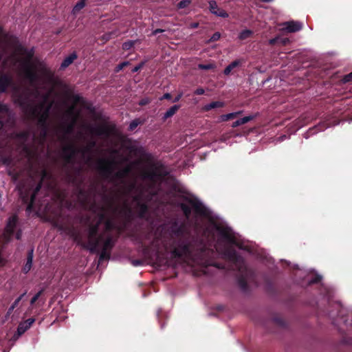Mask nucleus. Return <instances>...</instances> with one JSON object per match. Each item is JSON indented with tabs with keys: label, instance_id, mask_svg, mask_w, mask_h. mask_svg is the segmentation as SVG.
Masks as SVG:
<instances>
[{
	"label": "nucleus",
	"instance_id": "nucleus-32",
	"mask_svg": "<svg viewBox=\"0 0 352 352\" xmlns=\"http://www.w3.org/2000/svg\"><path fill=\"white\" fill-rule=\"evenodd\" d=\"M223 232V235L228 238L229 240L230 241H232L233 239H232V234H231V232L230 230H229L228 229H225L224 230L222 231Z\"/></svg>",
	"mask_w": 352,
	"mask_h": 352
},
{
	"label": "nucleus",
	"instance_id": "nucleus-1",
	"mask_svg": "<svg viewBox=\"0 0 352 352\" xmlns=\"http://www.w3.org/2000/svg\"><path fill=\"white\" fill-rule=\"evenodd\" d=\"M34 53L33 49L21 47L5 60L3 64L6 68L8 65L15 66L19 63V75L26 79L35 89L32 93L19 96L17 100L28 117L38 120V124L45 134L46 122L54 103V101H50V97L58 79L43 61L33 57Z\"/></svg>",
	"mask_w": 352,
	"mask_h": 352
},
{
	"label": "nucleus",
	"instance_id": "nucleus-43",
	"mask_svg": "<svg viewBox=\"0 0 352 352\" xmlns=\"http://www.w3.org/2000/svg\"><path fill=\"white\" fill-rule=\"evenodd\" d=\"M276 41H277V38H273V39H271V40L270 41V44H272V45H273V44H274V43L276 42Z\"/></svg>",
	"mask_w": 352,
	"mask_h": 352
},
{
	"label": "nucleus",
	"instance_id": "nucleus-45",
	"mask_svg": "<svg viewBox=\"0 0 352 352\" xmlns=\"http://www.w3.org/2000/svg\"><path fill=\"white\" fill-rule=\"evenodd\" d=\"M3 163L8 165L10 164V161L9 160H4Z\"/></svg>",
	"mask_w": 352,
	"mask_h": 352
},
{
	"label": "nucleus",
	"instance_id": "nucleus-51",
	"mask_svg": "<svg viewBox=\"0 0 352 352\" xmlns=\"http://www.w3.org/2000/svg\"><path fill=\"white\" fill-rule=\"evenodd\" d=\"M16 238L19 239V234H16Z\"/></svg>",
	"mask_w": 352,
	"mask_h": 352
},
{
	"label": "nucleus",
	"instance_id": "nucleus-34",
	"mask_svg": "<svg viewBox=\"0 0 352 352\" xmlns=\"http://www.w3.org/2000/svg\"><path fill=\"white\" fill-rule=\"evenodd\" d=\"M150 100L148 98H144L139 102V104L143 106L148 104Z\"/></svg>",
	"mask_w": 352,
	"mask_h": 352
},
{
	"label": "nucleus",
	"instance_id": "nucleus-5",
	"mask_svg": "<svg viewBox=\"0 0 352 352\" xmlns=\"http://www.w3.org/2000/svg\"><path fill=\"white\" fill-rule=\"evenodd\" d=\"M109 214V210H100L97 217H94L89 221L88 238L89 243L94 247L98 244L102 231L109 230L112 226Z\"/></svg>",
	"mask_w": 352,
	"mask_h": 352
},
{
	"label": "nucleus",
	"instance_id": "nucleus-14",
	"mask_svg": "<svg viewBox=\"0 0 352 352\" xmlns=\"http://www.w3.org/2000/svg\"><path fill=\"white\" fill-rule=\"evenodd\" d=\"M243 63V60L238 59L232 62L230 65H228L224 69L223 74L226 76L229 75L232 70L235 68L238 67Z\"/></svg>",
	"mask_w": 352,
	"mask_h": 352
},
{
	"label": "nucleus",
	"instance_id": "nucleus-23",
	"mask_svg": "<svg viewBox=\"0 0 352 352\" xmlns=\"http://www.w3.org/2000/svg\"><path fill=\"white\" fill-rule=\"evenodd\" d=\"M252 32L251 30H245L242 31L240 33L239 38L241 40H245V39L249 38L252 35Z\"/></svg>",
	"mask_w": 352,
	"mask_h": 352
},
{
	"label": "nucleus",
	"instance_id": "nucleus-46",
	"mask_svg": "<svg viewBox=\"0 0 352 352\" xmlns=\"http://www.w3.org/2000/svg\"><path fill=\"white\" fill-rule=\"evenodd\" d=\"M261 1L263 2H267V3H269V2H271L273 0H261Z\"/></svg>",
	"mask_w": 352,
	"mask_h": 352
},
{
	"label": "nucleus",
	"instance_id": "nucleus-44",
	"mask_svg": "<svg viewBox=\"0 0 352 352\" xmlns=\"http://www.w3.org/2000/svg\"><path fill=\"white\" fill-rule=\"evenodd\" d=\"M197 264L199 265H206V263L203 261H197Z\"/></svg>",
	"mask_w": 352,
	"mask_h": 352
},
{
	"label": "nucleus",
	"instance_id": "nucleus-24",
	"mask_svg": "<svg viewBox=\"0 0 352 352\" xmlns=\"http://www.w3.org/2000/svg\"><path fill=\"white\" fill-rule=\"evenodd\" d=\"M188 252V248L185 246L183 248L182 250L180 249H175L174 250V255L175 256H182L183 255L186 254Z\"/></svg>",
	"mask_w": 352,
	"mask_h": 352
},
{
	"label": "nucleus",
	"instance_id": "nucleus-29",
	"mask_svg": "<svg viewBox=\"0 0 352 352\" xmlns=\"http://www.w3.org/2000/svg\"><path fill=\"white\" fill-rule=\"evenodd\" d=\"M1 114L8 115V109L6 105L0 104V116Z\"/></svg>",
	"mask_w": 352,
	"mask_h": 352
},
{
	"label": "nucleus",
	"instance_id": "nucleus-11",
	"mask_svg": "<svg viewBox=\"0 0 352 352\" xmlns=\"http://www.w3.org/2000/svg\"><path fill=\"white\" fill-rule=\"evenodd\" d=\"M16 222V217L12 216L9 219L3 236V239L4 241H8L9 240L10 235L13 233Z\"/></svg>",
	"mask_w": 352,
	"mask_h": 352
},
{
	"label": "nucleus",
	"instance_id": "nucleus-28",
	"mask_svg": "<svg viewBox=\"0 0 352 352\" xmlns=\"http://www.w3.org/2000/svg\"><path fill=\"white\" fill-rule=\"evenodd\" d=\"M129 62L128 61H125V62H123L119 65H118L116 68H115V72H119L120 71H121L124 67H126V65H129Z\"/></svg>",
	"mask_w": 352,
	"mask_h": 352
},
{
	"label": "nucleus",
	"instance_id": "nucleus-18",
	"mask_svg": "<svg viewBox=\"0 0 352 352\" xmlns=\"http://www.w3.org/2000/svg\"><path fill=\"white\" fill-rule=\"evenodd\" d=\"M241 113V111H237V112L228 113V114H226V115H222L220 117V120L222 122H226V121H228L229 120H232V119H234V118H236Z\"/></svg>",
	"mask_w": 352,
	"mask_h": 352
},
{
	"label": "nucleus",
	"instance_id": "nucleus-47",
	"mask_svg": "<svg viewBox=\"0 0 352 352\" xmlns=\"http://www.w3.org/2000/svg\"><path fill=\"white\" fill-rule=\"evenodd\" d=\"M287 41H288V39H284V40L283 41V43L284 44H285Z\"/></svg>",
	"mask_w": 352,
	"mask_h": 352
},
{
	"label": "nucleus",
	"instance_id": "nucleus-4",
	"mask_svg": "<svg viewBox=\"0 0 352 352\" xmlns=\"http://www.w3.org/2000/svg\"><path fill=\"white\" fill-rule=\"evenodd\" d=\"M82 98L75 95L72 97V104L65 110L64 117L65 121L63 122L58 128L57 136L64 146L69 142H73L68 140L69 135H71L74 129L78 120L79 119L80 111L76 109L78 103H82Z\"/></svg>",
	"mask_w": 352,
	"mask_h": 352
},
{
	"label": "nucleus",
	"instance_id": "nucleus-50",
	"mask_svg": "<svg viewBox=\"0 0 352 352\" xmlns=\"http://www.w3.org/2000/svg\"><path fill=\"white\" fill-rule=\"evenodd\" d=\"M41 176H46V173H43V175Z\"/></svg>",
	"mask_w": 352,
	"mask_h": 352
},
{
	"label": "nucleus",
	"instance_id": "nucleus-17",
	"mask_svg": "<svg viewBox=\"0 0 352 352\" xmlns=\"http://www.w3.org/2000/svg\"><path fill=\"white\" fill-rule=\"evenodd\" d=\"M253 118H254V116H245V117H244L243 118H241L239 120H237L236 121H235V122H234L232 123V127L235 128V127H236L238 126L250 122V120H252Z\"/></svg>",
	"mask_w": 352,
	"mask_h": 352
},
{
	"label": "nucleus",
	"instance_id": "nucleus-7",
	"mask_svg": "<svg viewBox=\"0 0 352 352\" xmlns=\"http://www.w3.org/2000/svg\"><path fill=\"white\" fill-rule=\"evenodd\" d=\"M29 135V133L26 131L17 134L16 135V141L18 144L17 149L19 150L22 155L27 158V160L30 162L35 157L36 154L25 144Z\"/></svg>",
	"mask_w": 352,
	"mask_h": 352
},
{
	"label": "nucleus",
	"instance_id": "nucleus-6",
	"mask_svg": "<svg viewBox=\"0 0 352 352\" xmlns=\"http://www.w3.org/2000/svg\"><path fill=\"white\" fill-rule=\"evenodd\" d=\"M39 188L40 185L36 184H27L21 188V199L27 204L28 210L33 208L34 197Z\"/></svg>",
	"mask_w": 352,
	"mask_h": 352
},
{
	"label": "nucleus",
	"instance_id": "nucleus-33",
	"mask_svg": "<svg viewBox=\"0 0 352 352\" xmlns=\"http://www.w3.org/2000/svg\"><path fill=\"white\" fill-rule=\"evenodd\" d=\"M220 33L219 32H215L212 36L211 38H210V40L208 41V42H212V41H216L217 40H219L220 38Z\"/></svg>",
	"mask_w": 352,
	"mask_h": 352
},
{
	"label": "nucleus",
	"instance_id": "nucleus-41",
	"mask_svg": "<svg viewBox=\"0 0 352 352\" xmlns=\"http://www.w3.org/2000/svg\"><path fill=\"white\" fill-rule=\"evenodd\" d=\"M182 97V93H180L177 95V96L174 99L173 102H176L180 100V98Z\"/></svg>",
	"mask_w": 352,
	"mask_h": 352
},
{
	"label": "nucleus",
	"instance_id": "nucleus-15",
	"mask_svg": "<svg viewBox=\"0 0 352 352\" xmlns=\"http://www.w3.org/2000/svg\"><path fill=\"white\" fill-rule=\"evenodd\" d=\"M77 58V54L76 52H73L69 56L66 57L60 65L61 69H65L69 67L76 59Z\"/></svg>",
	"mask_w": 352,
	"mask_h": 352
},
{
	"label": "nucleus",
	"instance_id": "nucleus-13",
	"mask_svg": "<svg viewBox=\"0 0 352 352\" xmlns=\"http://www.w3.org/2000/svg\"><path fill=\"white\" fill-rule=\"evenodd\" d=\"M283 29L286 30L289 32H295L299 31L302 28L300 23L297 21H289L283 24Z\"/></svg>",
	"mask_w": 352,
	"mask_h": 352
},
{
	"label": "nucleus",
	"instance_id": "nucleus-22",
	"mask_svg": "<svg viewBox=\"0 0 352 352\" xmlns=\"http://www.w3.org/2000/svg\"><path fill=\"white\" fill-rule=\"evenodd\" d=\"M198 68L204 70L213 69L216 67V65L214 63H208V64H199Z\"/></svg>",
	"mask_w": 352,
	"mask_h": 352
},
{
	"label": "nucleus",
	"instance_id": "nucleus-8",
	"mask_svg": "<svg viewBox=\"0 0 352 352\" xmlns=\"http://www.w3.org/2000/svg\"><path fill=\"white\" fill-rule=\"evenodd\" d=\"M86 128L91 135H104L106 138L113 135L115 132V125L109 123H102L96 126L87 125Z\"/></svg>",
	"mask_w": 352,
	"mask_h": 352
},
{
	"label": "nucleus",
	"instance_id": "nucleus-37",
	"mask_svg": "<svg viewBox=\"0 0 352 352\" xmlns=\"http://www.w3.org/2000/svg\"><path fill=\"white\" fill-rule=\"evenodd\" d=\"M322 276L316 274L315 278L312 280V283H318L321 280Z\"/></svg>",
	"mask_w": 352,
	"mask_h": 352
},
{
	"label": "nucleus",
	"instance_id": "nucleus-38",
	"mask_svg": "<svg viewBox=\"0 0 352 352\" xmlns=\"http://www.w3.org/2000/svg\"><path fill=\"white\" fill-rule=\"evenodd\" d=\"M41 292H38L34 297L32 298V299L31 300V303L32 304L34 303L36 301V300L38 299V298L41 295Z\"/></svg>",
	"mask_w": 352,
	"mask_h": 352
},
{
	"label": "nucleus",
	"instance_id": "nucleus-21",
	"mask_svg": "<svg viewBox=\"0 0 352 352\" xmlns=\"http://www.w3.org/2000/svg\"><path fill=\"white\" fill-rule=\"evenodd\" d=\"M87 0H81L78 1L74 7L72 12L75 14L78 13L81 9L85 6V2Z\"/></svg>",
	"mask_w": 352,
	"mask_h": 352
},
{
	"label": "nucleus",
	"instance_id": "nucleus-16",
	"mask_svg": "<svg viewBox=\"0 0 352 352\" xmlns=\"http://www.w3.org/2000/svg\"><path fill=\"white\" fill-rule=\"evenodd\" d=\"M224 104H225L224 102H221V101L212 102L210 104L205 105L203 109L206 111H208L214 108L223 107L224 106Z\"/></svg>",
	"mask_w": 352,
	"mask_h": 352
},
{
	"label": "nucleus",
	"instance_id": "nucleus-12",
	"mask_svg": "<svg viewBox=\"0 0 352 352\" xmlns=\"http://www.w3.org/2000/svg\"><path fill=\"white\" fill-rule=\"evenodd\" d=\"M209 10L212 14L218 16H221L222 18L228 17V14L224 10L219 8L217 2L214 1H209Z\"/></svg>",
	"mask_w": 352,
	"mask_h": 352
},
{
	"label": "nucleus",
	"instance_id": "nucleus-9",
	"mask_svg": "<svg viewBox=\"0 0 352 352\" xmlns=\"http://www.w3.org/2000/svg\"><path fill=\"white\" fill-rule=\"evenodd\" d=\"M183 201L181 202L182 208L186 216L190 212V206L195 209L198 212L204 213L201 204L189 195H182Z\"/></svg>",
	"mask_w": 352,
	"mask_h": 352
},
{
	"label": "nucleus",
	"instance_id": "nucleus-36",
	"mask_svg": "<svg viewBox=\"0 0 352 352\" xmlns=\"http://www.w3.org/2000/svg\"><path fill=\"white\" fill-rule=\"evenodd\" d=\"M204 93H205V91H204V89L203 88H198L195 91V94H197V95H202Z\"/></svg>",
	"mask_w": 352,
	"mask_h": 352
},
{
	"label": "nucleus",
	"instance_id": "nucleus-48",
	"mask_svg": "<svg viewBox=\"0 0 352 352\" xmlns=\"http://www.w3.org/2000/svg\"><path fill=\"white\" fill-rule=\"evenodd\" d=\"M352 76V73H350L347 75V77H351Z\"/></svg>",
	"mask_w": 352,
	"mask_h": 352
},
{
	"label": "nucleus",
	"instance_id": "nucleus-30",
	"mask_svg": "<svg viewBox=\"0 0 352 352\" xmlns=\"http://www.w3.org/2000/svg\"><path fill=\"white\" fill-rule=\"evenodd\" d=\"M140 124V122L138 120H133L129 124L130 130H134Z\"/></svg>",
	"mask_w": 352,
	"mask_h": 352
},
{
	"label": "nucleus",
	"instance_id": "nucleus-49",
	"mask_svg": "<svg viewBox=\"0 0 352 352\" xmlns=\"http://www.w3.org/2000/svg\"><path fill=\"white\" fill-rule=\"evenodd\" d=\"M2 126H3V124L1 122H0V128L2 127Z\"/></svg>",
	"mask_w": 352,
	"mask_h": 352
},
{
	"label": "nucleus",
	"instance_id": "nucleus-42",
	"mask_svg": "<svg viewBox=\"0 0 352 352\" xmlns=\"http://www.w3.org/2000/svg\"><path fill=\"white\" fill-rule=\"evenodd\" d=\"M164 32V30H162V29H156V30H155L153 31V34L155 35V34H157L158 33H161V32Z\"/></svg>",
	"mask_w": 352,
	"mask_h": 352
},
{
	"label": "nucleus",
	"instance_id": "nucleus-10",
	"mask_svg": "<svg viewBox=\"0 0 352 352\" xmlns=\"http://www.w3.org/2000/svg\"><path fill=\"white\" fill-rule=\"evenodd\" d=\"M10 87L16 96L17 91L12 81V76L11 74H2L0 76V91H5L8 87Z\"/></svg>",
	"mask_w": 352,
	"mask_h": 352
},
{
	"label": "nucleus",
	"instance_id": "nucleus-35",
	"mask_svg": "<svg viewBox=\"0 0 352 352\" xmlns=\"http://www.w3.org/2000/svg\"><path fill=\"white\" fill-rule=\"evenodd\" d=\"M144 65V63H141L140 65H138V66L135 67L133 69H132V72H137L138 71H139Z\"/></svg>",
	"mask_w": 352,
	"mask_h": 352
},
{
	"label": "nucleus",
	"instance_id": "nucleus-27",
	"mask_svg": "<svg viewBox=\"0 0 352 352\" xmlns=\"http://www.w3.org/2000/svg\"><path fill=\"white\" fill-rule=\"evenodd\" d=\"M134 45V41H129L127 42H125L122 45V48L124 50H129Z\"/></svg>",
	"mask_w": 352,
	"mask_h": 352
},
{
	"label": "nucleus",
	"instance_id": "nucleus-39",
	"mask_svg": "<svg viewBox=\"0 0 352 352\" xmlns=\"http://www.w3.org/2000/svg\"><path fill=\"white\" fill-rule=\"evenodd\" d=\"M171 98V95L168 93H166L165 94H164V96H162V98H161V100H163V99H170Z\"/></svg>",
	"mask_w": 352,
	"mask_h": 352
},
{
	"label": "nucleus",
	"instance_id": "nucleus-3",
	"mask_svg": "<svg viewBox=\"0 0 352 352\" xmlns=\"http://www.w3.org/2000/svg\"><path fill=\"white\" fill-rule=\"evenodd\" d=\"M96 145L95 140H90L86 145L79 148L74 142H69L64 146L62 155L67 164H73L78 161L79 167L91 165L93 164V151Z\"/></svg>",
	"mask_w": 352,
	"mask_h": 352
},
{
	"label": "nucleus",
	"instance_id": "nucleus-20",
	"mask_svg": "<svg viewBox=\"0 0 352 352\" xmlns=\"http://www.w3.org/2000/svg\"><path fill=\"white\" fill-rule=\"evenodd\" d=\"M179 109V106L174 105L172 107H170L165 113L164 116V119L166 120L171 116H173L177 111Z\"/></svg>",
	"mask_w": 352,
	"mask_h": 352
},
{
	"label": "nucleus",
	"instance_id": "nucleus-19",
	"mask_svg": "<svg viewBox=\"0 0 352 352\" xmlns=\"http://www.w3.org/2000/svg\"><path fill=\"white\" fill-rule=\"evenodd\" d=\"M33 322L34 320H27L25 322L20 324L18 328L19 334H22L23 333H24L30 327V326Z\"/></svg>",
	"mask_w": 352,
	"mask_h": 352
},
{
	"label": "nucleus",
	"instance_id": "nucleus-26",
	"mask_svg": "<svg viewBox=\"0 0 352 352\" xmlns=\"http://www.w3.org/2000/svg\"><path fill=\"white\" fill-rule=\"evenodd\" d=\"M191 3V0H182L178 3L177 7L178 9H183L188 7Z\"/></svg>",
	"mask_w": 352,
	"mask_h": 352
},
{
	"label": "nucleus",
	"instance_id": "nucleus-2",
	"mask_svg": "<svg viewBox=\"0 0 352 352\" xmlns=\"http://www.w3.org/2000/svg\"><path fill=\"white\" fill-rule=\"evenodd\" d=\"M108 155L97 159L95 168L102 173L139 174V176H168L170 168L155 159L136 141L122 140L118 148L107 150Z\"/></svg>",
	"mask_w": 352,
	"mask_h": 352
},
{
	"label": "nucleus",
	"instance_id": "nucleus-40",
	"mask_svg": "<svg viewBox=\"0 0 352 352\" xmlns=\"http://www.w3.org/2000/svg\"><path fill=\"white\" fill-rule=\"evenodd\" d=\"M198 26H199L198 23H192L190 24L189 28L191 29H195V28H198Z\"/></svg>",
	"mask_w": 352,
	"mask_h": 352
},
{
	"label": "nucleus",
	"instance_id": "nucleus-31",
	"mask_svg": "<svg viewBox=\"0 0 352 352\" xmlns=\"http://www.w3.org/2000/svg\"><path fill=\"white\" fill-rule=\"evenodd\" d=\"M23 295L21 296L20 297H19L13 303V305L11 306V307L9 309L8 311V314H11L12 309L18 305L19 302L21 300L22 297H23Z\"/></svg>",
	"mask_w": 352,
	"mask_h": 352
},
{
	"label": "nucleus",
	"instance_id": "nucleus-25",
	"mask_svg": "<svg viewBox=\"0 0 352 352\" xmlns=\"http://www.w3.org/2000/svg\"><path fill=\"white\" fill-rule=\"evenodd\" d=\"M32 256L30 255L28 258L27 263L23 269V270L25 273H27L30 270L31 267H32Z\"/></svg>",
	"mask_w": 352,
	"mask_h": 352
}]
</instances>
